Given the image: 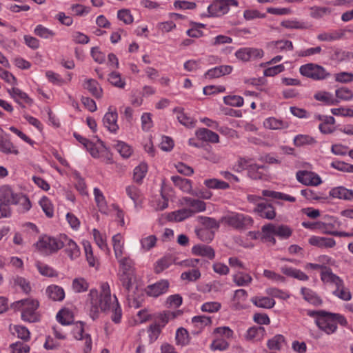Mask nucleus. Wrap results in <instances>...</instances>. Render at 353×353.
<instances>
[{
	"label": "nucleus",
	"instance_id": "1",
	"mask_svg": "<svg viewBox=\"0 0 353 353\" xmlns=\"http://www.w3.org/2000/svg\"><path fill=\"white\" fill-rule=\"evenodd\" d=\"M101 292L99 296L98 291L95 289L90 290L88 297L90 301V308L89 312L90 316L95 320L98 318L100 311H112L111 319L115 323L121 322L122 316V310L119 304L117 298L111 296V292L109 284L103 283L101 286Z\"/></svg>",
	"mask_w": 353,
	"mask_h": 353
},
{
	"label": "nucleus",
	"instance_id": "2",
	"mask_svg": "<svg viewBox=\"0 0 353 353\" xmlns=\"http://www.w3.org/2000/svg\"><path fill=\"white\" fill-rule=\"evenodd\" d=\"M307 314L311 317H316V325L327 334H332L336 331L337 323L343 327L347 325L345 317L338 313L324 310H307Z\"/></svg>",
	"mask_w": 353,
	"mask_h": 353
},
{
	"label": "nucleus",
	"instance_id": "3",
	"mask_svg": "<svg viewBox=\"0 0 353 353\" xmlns=\"http://www.w3.org/2000/svg\"><path fill=\"white\" fill-rule=\"evenodd\" d=\"M39 307V302L36 300L26 299L14 302L11 307L15 310H21V319L29 323L37 322L39 316L36 312Z\"/></svg>",
	"mask_w": 353,
	"mask_h": 353
},
{
	"label": "nucleus",
	"instance_id": "4",
	"mask_svg": "<svg viewBox=\"0 0 353 353\" xmlns=\"http://www.w3.org/2000/svg\"><path fill=\"white\" fill-rule=\"evenodd\" d=\"M322 281L324 283H330L336 286L333 294L343 301H350L352 298L349 290L345 288L343 280L333 272H326L322 275Z\"/></svg>",
	"mask_w": 353,
	"mask_h": 353
},
{
	"label": "nucleus",
	"instance_id": "5",
	"mask_svg": "<svg viewBox=\"0 0 353 353\" xmlns=\"http://www.w3.org/2000/svg\"><path fill=\"white\" fill-rule=\"evenodd\" d=\"M36 246L40 252L45 254L55 253L63 248L62 234L57 238L43 235L36 243Z\"/></svg>",
	"mask_w": 353,
	"mask_h": 353
},
{
	"label": "nucleus",
	"instance_id": "6",
	"mask_svg": "<svg viewBox=\"0 0 353 353\" xmlns=\"http://www.w3.org/2000/svg\"><path fill=\"white\" fill-rule=\"evenodd\" d=\"M222 222L236 230H245L253 224L252 217L243 214L232 213L224 216L221 219Z\"/></svg>",
	"mask_w": 353,
	"mask_h": 353
},
{
	"label": "nucleus",
	"instance_id": "7",
	"mask_svg": "<svg viewBox=\"0 0 353 353\" xmlns=\"http://www.w3.org/2000/svg\"><path fill=\"white\" fill-rule=\"evenodd\" d=\"M299 72L302 75L314 80H323L330 75L323 67L314 63L301 65Z\"/></svg>",
	"mask_w": 353,
	"mask_h": 353
},
{
	"label": "nucleus",
	"instance_id": "8",
	"mask_svg": "<svg viewBox=\"0 0 353 353\" xmlns=\"http://www.w3.org/2000/svg\"><path fill=\"white\" fill-rule=\"evenodd\" d=\"M253 212L263 219L268 220H272L276 216V211L274 206L265 201H263L261 203L258 204V206H255Z\"/></svg>",
	"mask_w": 353,
	"mask_h": 353
},
{
	"label": "nucleus",
	"instance_id": "9",
	"mask_svg": "<svg viewBox=\"0 0 353 353\" xmlns=\"http://www.w3.org/2000/svg\"><path fill=\"white\" fill-rule=\"evenodd\" d=\"M74 336L77 340H84V353H90L92 350V339L89 334L84 333V323L79 321L74 330Z\"/></svg>",
	"mask_w": 353,
	"mask_h": 353
},
{
	"label": "nucleus",
	"instance_id": "10",
	"mask_svg": "<svg viewBox=\"0 0 353 353\" xmlns=\"http://www.w3.org/2000/svg\"><path fill=\"white\" fill-rule=\"evenodd\" d=\"M21 194L14 193L8 185H2L0 188V202L10 205L19 204V197Z\"/></svg>",
	"mask_w": 353,
	"mask_h": 353
},
{
	"label": "nucleus",
	"instance_id": "11",
	"mask_svg": "<svg viewBox=\"0 0 353 353\" xmlns=\"http://www.w3.org/2000/svg\"><path fill=\"white\" fill-rule=\"evenodd\" d=\"M296 179L299 182L306 185H318L322 182L319 175L306 170L298 171Z\"/></svg>",
	"mask_w": 353,
	"mask_h": 353
},
{
	"label": "nucleus",
	"instance_id": "12",
	"mask_svg": "<svg viewBox=\"0 0 353 353\" xmlns=\"http://www.w3.org/2000/svg\"><path fill=\"white\" fill-rule=\"evenodd\" d=\"M117 118L118 114L117 111H112L110 108L103 118V125L111 132L116 133L119 130Z\"/></svg>",
	"mask_w": 353,
	"mask_h": 353
},
{
	"label": "nucleus",
	"instance_id": "13",
	"mask_svg": "<svg viewBox=\"0 0 353 353\" xmlns=\"http://www.w3.org/2000/svg\"><path fill=\"white\" fill-rule=\"evenodd\" d=\"M63 248H65V252L72 259H75L80 255V249L77 243L69 239L65 234H62Z\"/></svg>",
	"mask_w": 353,
	"mask_h": 353
},
{
	"label": "nucleus",
	"instance_id": "14",
	"mask_svg": "<svg viewBox=\"0 0 353 353\" xmlns=\"http://www.w3.org/2000/svg\"><path fill=\"white\" fill-rule=\"evenodd\" d=\"M169 287V283L167 280H161L152 285H150L146 288V293L150 296L157 297L166 292Z\"/></svg>",
	"mask_w": 353,
	"mask_h": 353
},
{
	"label": "nucleus",
	"instance_id": "15",
	"mask_svg": "<svg viewBox=\"0 0 353 353\" xmlns=\"http://www.w3.org/2000/svg\"><path fill=\"white\" fill-rule=\"evenodd\" d=\"M264 229L266 230H272L274 234L281 239H288L292 233V229L285 225H275L272 223L264 225Z\"/></svg>",
	"mask_w": 353,
	"mask_h": 353
},
{
	"label": "nucleus",
	"instance_id": "16",
	"mask_svg": "<svg viewBox=\"0 0 353 353\" xmlns=\"http://www.w3.org/2000/svg\"><path fill=\"white\" fill-rule=\"evenodd\" d=\"M181 203L183 205L190 207V210L192 212V215L194 213L203 212L205 210V203L201 200L194 199L190 197H183L181 199Z\"/></svg>",
	"mask_w": 353,
	"mask_h": 353
},
{
	"label": "nucleus",
	"instance_id": "17",
	"mask_svg": "<svg viewBox=\"0 0 353 353\" xmlns=\"http://www.w3.org/2000/svg\"><path fill=\"white\" fill-rule=\"evenodd\" d=\"M209 16L220 17L228 12L227 4L223 0H216L208 8Z\"/></svg>",
	"mask_w": 353,
	"mask_h": 353
},
{
	"label": "nucleus",
	"instance_id": "18",
	"mask_svg": "<svg viewBox=\"0 0 353 353\" xmlns=\"http://www.w3.org/2000/svg\"><path fill=\"white\" fill-rule=\"evenodd\" d=\"M311 245L320 248H332L335 246V240L332 238L321 237L317 236H312L309 240Z\"/></svg>",
	"mask_w": 353,
	"mask_h": 353
},
{
	"label": "nucleus",
	"instance_id": "19",
	"mask_svg": "<svg viewBox=\"0 0 353 353\" xmlns=\"http://www.w3.org/2000/svg\"><path fill=\"white\" fill-rule=\"evenodd\" d=\"M192 252L194 255L207 257L210 260L215 257L214 250L212 247L204 244H198L193 246Z\"/></svg>",
	"mask_w": 353,
	"mask_h": 353
},
{
	"label": "nucleus",
	"instance_id": "20",
	"mask_svg": "<svg viewBox=\"0 0 353 353\" xmlns=\"http://www.w3.org/2000/svg\"><path fill=\"white\" fill-rule=\"evenodd\" d=\"M85 89L88 90L90 94L97 99H101L103 96V89L99 83L93 79H87L83 85Z\"/></svg>",
	"mask_w": 353,
	"mask_h": 353
},
{
	"label": "nucleus",
	"instance_id": "21",
	"mask_svg": "<svg viewBox=\"0 0 353 353\" xmlns=\"http://www.w3.org/2000/svg\"><path fill=\"white\" fill-rule=\"evenodd\" d=\"M330 195L334 198L344 200H353V191L343 186L332 188L330 191Z\"/></svg>",
	"mask_w": 353,
	"mask_h": 353
},
{
	"label": "nucleus",
	"instance_id": "22",
	"mask_svg": "<svg viewBox=\"0 0 353 353\" xmlns=\"http://www.w3.org/2000/svg\"><path fill=\"white\" fill-rule=\"evenodd\" d=\"M196 136L201 140L211 143H219V137L218 134L207 128H200L196 131Z\"/></svg>",
	"mask_w": 353,
	"mask_h": 353
},
{
	"label": "nucleus",
	"instance_id": "23",
	"mask_svg": "<svg viewBox=\"0 0 353 353\" xmlns=\"http://www.w3.org/2000/svg\"><path fill=\"white\" fill-rule=\"evenodd\" d=\"M232 68L230 65H221L208 70L205 74V77L219 78L223 75L231 73Z\"/></svg>",
	"mask_w": 353,
	"mask_h": 353
},
{
	"label": "nucleus",
	"instance_id": "24",
	"mask_svg": "<svg viewBox=\"0 0 353 353\" xmlns=\"http://www.w3.org/2000/svg\"><path fill=\"white\" fill-rule=\"evenodd\" d=\"M46 294L54 301H61L65 297L63 289L56 285L48 286L46 289Z\"/></svg>",
	"mask_w": 353,
	"mask_h": 353
},
{
	"label": "nucleus",
	"instance_id": "25",
	"mask_svg": "<svg viewBox=\"0 0 353 353\" xmlns=\"http://www.w3.org/2000/svg\"><path fill=\"white\" fill-rule=\"evenodd\" d=\"M281 271L286 276L295 278L300 281H307L309 279L301 270L287 265L281 267Z\"/></svg>",
	"mask_w": 353,
	"mask_h": 353
},
{
	"label": "nucleus",
	"instance_id": "26",
	"mask_svg": "<svg viewBox=\"0 0 353 353\" xmlns=\"http://www.w3.org/2000/svg\"><path fill=\"white\" fill-rule=\"evenodd\" d=\"M301 292L303 296V299L310 303L316 306L322 304L321 299L317 295V294L315 292H314L311 289L307 288H302Z\"/></svg>",
	"mask_w": 353,
	"mask_h": 353
},
{
	"label": "nucleus",
	"instance_id": "27",
	"mask_svg": "<svg viewBox=\"0 0 353 353\" xmlns=\"http://www.w3.org/2000/svg\"><path fill=\"white\" fill-rule=\"evenodd\" d=\"M0 151L6 154H13L17 155L19 154V150L10 140L3 136H0Z\"/></svg>",
	"mask_w": 353,
	"mask_h": 353
},
{
	"label": "nucleus",
	"instance_id": "28",
	"mask_svg": "<svg viewBox=\"0 0 353 353\" xmlns=\"http://www.w3.org/2000/svg\"><path fill=\"white\" fill-rule=\"evenodd\" d=\"M8 92L15 101L19 104H21V101L28 104H31L32 103V100L28 96V94L17 88L8 89Z\"/></svg>",
	"mask_w": 353,
	"mask_h": 353
},
{
	"label": "nucleus",
	"instance_id": "29",
	"mask_svg": "<svg viewBox=\"0 0 353 353\" xmlns=\"http://www.w3.org/2000/svg\"><path fill=\"white\" fill-rule=\"evenodd\" d=\"M171 179L174 184L184 192L192 193V182L190 180L179 176H172Z\"/></svg>",
	"mask_w": 353,
	"mask_h": 353
},
{
	"label": "nucleus",
	"instance_id": "30",
	"mask_svg": "<svg viewBox=\"0 0 353 353\" xmlns=\"http://www.w3.org/2000/svg\"><path fill=\"white\" fill-rule=\"evenodd\" d=\"M265 334V330L262 326H254L249 328L247 331L246 339L248 340L260 341Z\"/></svg>",
	"mask_w": 353,
	"mask_h": 353
},
{
	"label": "nucleus",
	"instance_id": "31",
	"mask_svg": "<svg viewBox=\"0 0 353 353\" xmlns=\"http://www.w3.org/2000/svg\"><path fill=\"white\" fill-rule=\"evenodd\" d=\"M174 112L176 113L177 120L182 125L192 128L194 126L195 121L183 112V109L181 108H175Z\"/></svg>",
	"mask_w": 353,
	"mask_h": 353
},
{
	"label": "nucleus",
	"instance_id": "32",
	"mask_svg": "<svg viewBox=\"0 0 353 353\" xmlns=\"http://www.w3.org/2000/svg\"><path fill=\"white\" fill-rule=\"evenodd\" d=\"M323 219V221H319V230H321L323 234H326L327 231L334 232V230L336 228L337 223L336 219L328 215H325Z\"/></svg>",
	"mask_w": 353,
	"mask_h": 353
},
{
	"label": "nucleus",
	"instance_id": "33",
	"mask_svg": "<svg viewBox=\"0 0 353 353\" xmlns=\"http://www.w3.org/2000/svg\"><path fill=\"white\" fill-rule=\"evenodd\" d=\"M314 98L319 101H322L325 103V104L328 105H337L339 103V101L336 99H334L333 95L325 91H321L316 92L314 95Z\"/></svg>",
	"mask_w": 353,
	"mask_h": 353
},
{
	"label": "nucleus",
	"instance_id": "34",
	"mask_svg": "<svg viewBox=\"0 0 353 353\" xmlns=\"http://www.w3.org/2000/svg\"><path fill=\"white\" fill-rule=\"evenodd\" d=\"M251 301L256 307L265 309L272 308L275 305L274 300L268 296H255L252 298Z\"/></svg>",
	"mask_w": 353,
	"mask_h": 353
},
{
	"label": "nucleus",
	"instance_id": "35",
	"mask_svg": "<svg viewBox=\"0 0 353 353\" xmlns=\"http://www.w3.org/2000/svg\"><path fill=\"white\" fill-rule=\"evenodd\" d=\"M192 216V212L190 208H183L174 211L169 214L168 219L176 222H181Z\"/></svg>",
	"mask_w": 353,
	"mask_h": 353
},
{
	"label": "nucleus",
	"instance_id": "36",
	"mask_svg": "<svg viewBox=\"0 0 353 353\" xmlns=\"http://www.w3.org/2000/svg\"><path fill=\"white\" fill-rule=\"evenodd\" d=\"M264 125L265 128L272 130H281L288 128L289 124L287 121L277 119L274 117H270L264 121Z\"/></svg>",
	"mask_w": 353,
	"mask_h": 353
},
{
	"label": "nucleus",
	"instance_id": "37",
	"mask_svg": "<svg viewBox=\"0 0 353 353\" xmlns=\"http://www.w3.org/2000/svg\"><path fill=\"white\" fill-rule=\"evenodd\" d=\"M285 345V337L281 334H276L268 341L267 346L270 350H281Z\"/></svg>",
	"mask_w": 353,
	"mask_h": 353
},
{
	"label": "nucleus",
	"instance_id": "38",
	"mask_svg": "<svg viewBox=\"0 0 353 353\" xmlns=\"http://www.w3.org/2000/svg\"><path fill=\"white\" fill-rule=\"evenodd\" d=\"M173 263H176L174 257L172 255H167L159 259L154 267L156 273L159 274L165 269L168 268Z\"/></svg>",
	"mask_w": 353,
	"mask_h": 353
},
{
	"label": "nucleus",
	"instance_id": "39",
	"mask_svg": "<svg viewBox=\"0 0 353 353\" xmlns=\"http://www.w3.org/2000/svg\"><path fill=\"white\" fill-rule=\"evenodd\" d=\"M265 165H259L257 164H252L249 166L248 175L254 180L263 179L265 176L263 170H265Z\"/></svg>",
	"mask_w": 353,
	"mask_h": 353
},
{
	"label": "nucleus",
	"instance_id": "40",
	"mask_svg": "<svg viewBox=\"0 0 353 353\" xmlns=\"http://www.w3.org/2000/svg\"><path fill=\"white\" fill-rule=\"evenodd\" d=\"M181 314L182 312L180 310L176 312L165 311L163 313L159 314L158 316V321L156 323H159L160 325L163 327L168 323L170 319H174Z\"/></svg>",
	"mask_w": 353,
	"mask_h": 353
},
{
	"label": "nucleus",
	"instance_id": "41",
	"mask_svg": "<svg viewBox=\"0 0 353 353\" xmlns=\"http://www.w3.org/2000/svg\"><path fill=\"white\" fill-rule=\"evenodd\" d=\"M296 147H301L307 145H314L316 143L314 138L307 134L296 135L293 140Z\"/></svg>",
	"mask_w": 353,
	"mask_h": 353
},
{
	"label": "nucleus",
	"instance_id": "42",
	"mask_svg": "<svg viewBox=\"0 0 353 353\" xmlns=\"http://www.w3.org/2000/svg\"><path fill=\"white\" fill-rule=\"evenodd\" d=\"M122 241L123 237L119 233L112 236L113 248L117 259L121 257L123 255V243Z\"/></svg>",
	"mask_w": 353,
	"mask_h": 353
},
{
	"label": "nucleus",
	"instance_id": "43",
	"mask_svg": "<svg viewBox=\"0 0 353 353\" xmlns=\"http://www.w3.org/2000/svg\"><path fill=\"white\" fill-rule=\"evenodd\" d=\"M233 281L238 286H247L251 283L252 278L248 274L239 272L233 276Z\"/></svg>",
	"mask_w": 353,
	"mask_h": 353
},
{
	"label": "nucleus",
	"instance_id": "44",
	"mask_svg": "<svg viewBox=\"0 0 353 353\" xmlns=\"http://www.w3.org/2000/svg\"><path fill=\"white\" fill-rule=\"evenodd\" d=\"M57 319L61 325H67L73 322V316L69 310L63 309L57 313Z\"/></svg>",
	"mask_w": 353,
	"mask_h": 353
},
{
	"label": "nucleus",
	"instance_id": "45",
	"mask_svg": "<svg viewBox=\"0 0 353 353\" xmlns=\"http://www.w3.org/2000/svg\"><path fill=\"white\" fill-rule=\"evenodd\" d=\"M148 171V165L146 163H142L137 166L134 170L133 179L138 183H141Z\"/></svg>",
	"mask_w": 353,
	"mask_h": 353
},
{
	"label": "nucleus",
	"instance_id": "46",
	"mask_svg": "<svg viewBox=\"0 0 353 353\" xmlns=\"http://www.w3.org/2000/svg\"><path fill=\"white\" fill-rule=\"evenodd\" d=\"M10 330L13 334L17 333V337L27 341L30 339V333L29 330L24 326L22 325H14L13 327H10Z\"/></svg>",
	"mask_w": 353,
	"mask_h": 353
},
{
	"label": "nucleus",
	"instance_id": "47",
	"mask_svg": "<svg viewBox=\"0 0 353 353\" xmlns=\"http://www.w3.org/2000/svg\"><path fill=\"white\" fill-rule=\"evenodd\" d=\"M88 283L83 278H77L72 281V288L75 292L81 293L88 290Z\"/></svg>",
	"mask_w": 353,
	"mask_h": 353
},
{
	"label": "nucleus",
	"instance_id": "48",
	"mask_svg": "<svg viewBox=\"0 0 353 353\" xmlns=\"http://www.w3.org/2000/svg\"><path fill=\"white\" fill-rule=\"evenodd\" d=\"M201 274L198 269L194 268L189 271L184 272L181 274L182 280H187L189 282H194L201 278Z\"/></svg>",
	"mask_w": 353,
	"mask_h": 353
},
{
	"label": "nucleus",
	"instance_id": "49",
	"mask_svg": "<svg viewBox=\"0 0 353 353\" xmlns=\"http://www.w3.org/2000/svg\"><path fill=\"white\" fill-rule=\"evenodd\" d=\"M176 343L180 345H185L189 343V334L187 330L180 327L176 332Z\"/></svg>",
	"mask_w": 353,
	"mask_h": 353
},
{
	"label": "nucleus",
	"instance_id": "50",
	"mask_svg": "<svg viewBox=\"0 0 353 353\" xmlns=\"http://www.w3.org/2000/svg\"><path fill=\"white\" fill-rule=\"evenodd\" d=\"M39 205L43 211L48 218H52L54 215V210L51 201L46 196H43L39 201Z\"/></svg>",
	"mask_w": 353,
	"mask_h": 353
},
{
	"label": "nucleus",
	"instance_id": "51",
	"mask_svg": "<svg viewBox=\"0 0 353 353\" xmlns=\"http://www.w3.org/2000/svg\"><path fill=\"white\" fill-rule=\"evenodd\" d=\"M94 195L95 201L97 203V206L99 208V210L101 212H105V210L107 208V205L103 193L99 188H95L94 189Z\"/></svg>",
	"mask_w": 353,
	"mask_h": 353
},
{
	"label": "nucleus",
	"instance_id": "52",
	"mask_svg": "<svg viewBox=\"0 0 353 353\" xmlns=\"http://www.w3.org/2000/svg\"><path fill=\"white\" fill-rule=\"evenodd\" d=\"M34 33L43 39H49L53 37L55 34L52 30L44 27L42 25L37 26L34 30Z\"/></svg>",
	"mask_w": 353,
	"mask_h": 353
},
{
	"label": "nucleus",
	"instance_id": "53",
	"mask_svg": "<svg viewBox=\"0 0 353 353\" xmlns=\"http://www.w3.org/2000/svg\"><path fill=\"white\" fill-rule=\"evenodd\" d=\"M223 101L225 104L234 107H241L243 105V97L237 95L225 96L223 97Z\"/></svg>",
	"mask_w": 353,
	"mask_h": 353
},
{
	"label": "nucleus",
	"instance_id": "54",
	"mask_svg": "<svg viewBox=\"0 0 353 353\" xmlns=\"http://www.w3.org/2000/svg\"><path fill=\"white\" fill-rule=\"evenodd\" d=\"M342 36V33L338 31H333L321 33L317 36V39L321 41H332L340 39Z\"/></svg>",
	"mask_w": 353,
	"mask_h": 353
},
{
	"label": "nucleus",
	"instance_id": "55",
	"mask_svg": "<svg viewBox=\"0 0 353 353\" xmlns=\"http://www.w3.org/2000/svg\"><path fill=\"white\" fill-rule=\"evenodd\" d=\"M108 81L112 85L119 88H123L125 85V82L121 79L120 74L117 72H111L109 74Z\"/></svg>",
	"mask_w": 353,
	"mask_h": 353
},
{
	"label": "nucleus",
	"instance_id": "56",
	"mask_svg": "<svg viewBox=\"0 0 353 353\" xmlns=\"http://www.w3.org/2000/svg\"><path fill=\"white\" fill-rule=\"evenodd\" d=\"M115 148L123 158H128L132 154L130 146L124 142L119 141L115 145Z\"/></svg>",
	"mask_w": 353,
	"mask_h": 353
},
{
	"label": "nucleus",
	"instance_id": "57",
	"mask_svg": "<svg viewBox=\"0 0 353 353\" xmlns=\"http://www.w3.org/2000/svg\"><path fill=\"white\" fill-rule=\"evenodd\" d=\"M197 236L203 241H210L214 236V233L207 228H201L196 230Z\"/></svg>",
	"mask_w": 353,
	"mask_h": 353
},
{
	"label": "nucleus",
	"instance_id": "58",
	"mask_svg": "<svg viewBox=\"0 0 353 353\" xmlns=\"http://www.w3.org/2000/svg\"><path fill=\"white\" fill-rule=\"evenodd\" d=\"M311 10V17L316 19L321 18L324 15L331 13V9L327 7H312Z\"/></svg>",
	"mask_w": 353,
	"mask_h": 353
},
{
	"label": "nucleus",
	"instance_id": "59",
	"mask_svg": "<svg viewBox=\"0 0 353 353\" xmlns=\"http://www.w3.org/2000/svg\"><path fill=\"white\" fill-rule=\"evenodd\" d=\"M336 97L344 101H349L353 98V92L347 88H341L336 90Z\"/></svg>",
	"mask_w": 353,
	"mask_h": 353
},
{
	"label": "nucleus",
	"instance_id": "60",
	"mask_svg": "<svg viewBox=\"0 0 353 353\" xmlns=\"http://www.w3.org/2000/svg\"><path fill=\"white\" fill-rule=\"evenodd\" d=\"M266 293L269 296L279 298L283 300H286L290 297V294L288 292H283L281 290L275 288H268L266 290Z\"/></svg>",
	"mask_w": 353,
	"mask_h": 353
},
{
	"label": "nucleus",
	"instance_id": "61",
	"mask_svg": "<svg viewBox=\"0 0 353 353\" xmlns=\"http://www.w3.org/2000/svg\"><path fill=\"white\" fill-rule=\"evenodd\" d=\"M199 220L201 223L205 226V228L208 230L217 229L219 227V223L213 218L207 216H200Z\"/></svg>",
	"mask_w": 353,
	"mask_h": 353
},
{
	"label": "nucleus",
	"instance_id": "62",
	"mask_svg": "<svg viewBox=\"0 0 353 353\" xmlns=\"http://www.w3.org/2000/svg\"><path fill=\"white\" fill-rule=\"evenodd\" d=\"M12 349V353H28L30 352V347L23 342L17 341L10 345Z\"/></svg>",
	"mask_w": 353,
	"mask_h": 353
},
{
	"label": "nucleus",
	"instance_id": "63",
	"mask_svg": "<svg viewBox=\"0 0 353 353\" xmlns=\"http://www.w3.org/2000/svg\"><path fill=\"white\" fill-rule=\"evenodd\" d=\"M126 193L128 196L134 202L139 201L141 197V192L139 189L134 185H129L126 188Z\"/></svg>",
	"mask_w": 353,
	"mask_h": 353
},
{
	"label": "nucleus",
	"instance_id": "64",
	"mask_svg": "<svg viewBox=\"0 0 353 353\" xmlns=\"http://www.w3.org/2000/svg\"><path fill=\"white\" fill-rule=\"evenodd\" d=\"M157 240V237L154 235H150L142 239L141 241L142 248L147 251L150 250L154 247Z\"/></svg>",
	"mask_w": 353,
	"mask_h": 353
}]
</instances>
